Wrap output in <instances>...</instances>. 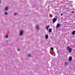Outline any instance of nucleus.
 <instances>
[{
    "label": "nucleus",
    "instance_id": "nucleus-14",
    "mask_svg": "<svg viewBox=\"0 0 75 75\" xmlns=\"http://www.w3.org/2000/svg\"><path fill=\"white\" fill-rule=\"evenodd\" d=\"M49 27H50V25H47V30H48V28Z\"/></svg>",
    "mask_w": 75,
    "mask_h": 75
},
{
    "label": "nucleus",
    "instance_id": "nucleus-13",
    "mask_svg": "<svg viewBox=\"0 0 75 75\" xmlns=\"http://www.w3.org/2000/svg\"><path fill=\"white\" fill-rule=\"evenodd\" d=\"M31 55H30V54H29L28 55V57H31Z\"/></svg>",
    "mask_w": 75,
    "mask_h": 75
},
{
    "label": "nucleus",
    "instance_id": "nucleus-6",
    "mask_svg": "<svg viewBox=\"0 0 75 75\" xmlns=\"http://www.w3.org/2000/svg\"><path fill=\"white\" fill-rule=\"evenodd\" d=\"M8 6H7L5 8V9L6 11H7V10H8Z\"/></svg>",
    "mask_w": 75,
    "mask_h": 75
},
{
    "label": "nucleus",
    "instance_id": "nucleus-8",
    "mask_svg": "<svg viewBox=\"0 0 75 75\" xmlns=\"http://www.w3.org/2000/svg\"><path fill=\"white\" fill-rule=\"evenodd\" d=\"M72 34L73 35H74L75 34V31L74 30L73 32H72Z\"/></svg>",
    "mask_w": 75,
    "mask_h": 75
},
{
    "label": "nucleus",
    "instance_id": "nucleus-5",
    "mask_svg": "<svg viewBox=\"0 0 75 75\" xmlns=\"http://www.w3.org/2000/svg\"><path fill=\"white\" fill-rule=\"evenodd\" d=\"M72 57H70L69 58V61H72Z\"/></svg>",
    "mask_w": 75,
    "mask_h": 75
},
{
    "label": "nucleus",
    "instance_id": "nucleus-24",
    "mask_svg": "<svg viewBox=\"0 0 75 75\" xmlns=\"http://www.w3.org/2000/svg\"><path fill=\"white\" fill-rule=\"evenodd\" d=\"M1 3V1L0 0V3Z\"/></svg>",
    "mask_w": 75,
    "mask_h": 75
},
{
    "label": "nucleus",
    "instance_id": "nucleus-15",
    "mask_svg": "<svg viewBox=\"0 0 75 75\" xmlns=\"http://www.w3.org/2000/svg\"><path fill=\"white\" fill-rule=\"evenodd\" d=\"M8 35H6V38H8Z\"/></svg>",
    "mask_w": 75,
    "mask_h": 75
},
{
    "label": "nucleus",
    "instance_id": "nucleus-21",
    "mask_svg": "<svg viewBox=\"0 0 75 75\" xmlns=\"http://www.w3.org/2000/svg\"><path fill=\"white\" fill-rule=\"evenodd\" d=\"M46 29H47V26H46Z\"/></svg>",
    "mask_w": 75,
    "mask_h": 75
},
{
    "label": "nucleus",
    "instance_id": "nucleus-7",
    "mask_svg": "<svg viewBox=\"0 0 75 75\" xmlns=\"http://www.w3.org/2000/svg\"><path fill=\"white\" fill-rule=\"evenodd\" d=\"M49 31L50 32V33H51V32H52V29H49Z\"/></svg>",
    "mask_w": 75,
    "mask_h": 75
},
{
    "label": "nucleus",
    "instance_id": "nucleus-19",
    "mask_svg": "<svg viewBox=\"0 0 75 75\" xmlns=\"http://www.w3.org/2000/svg\"><path fill=\"white\" fill-rule=\"evenodd\" d=\"M72 13H74V11H73L72 12Z\"/></svg>",
    "mask_w": 75,
    "mask_h": 75
},
{
    "label": "nucleus",
    "instance_id": "nucleus-9",
    "mask_svg": "<svg viewBox=\"0 0 75 75\" xmlns=\"http://www.w3.org/2000/svg\"><path fill=\"white\" fill-rule=\"evenodd\" d=\"M51 50L52 51L53 50H54V48H53L52 47H51Z\"/></svg>",
    "mask_w": 75,
    "mask_h": 75
},
{
    "label": "nucleus",
    "instance_id": "nucleus-12",
    "mask_svg": "<svg viewBox=\"0 0 75 75\" xmlns=\"http://www.w3.org/2000/svg\"><path fill=\"white\" fill-rule=\"evenodd\" d=\"M45 37L46 38V39H47V35H46Z\"/></svg>",
    "mask_w": 75,
    "mask_h": 75
},
{
    "label": "nucleus",
    "instance_id": "nucleus-22",
    "mask_svg": "<svg viewBox=\"0 0 75 75\" xmlns=\"http://www.w3.org/2000/svg\"><path fill=\"white\" fill-rule=\"evenodd\" d=\"M55 17H56L57 18V16H56Z\"/></svg>",
    "mask_w": 75,
    "mask_h": 75
},
{
    "label": "nucleus",
    "instance_id": "nucleus-10",
    "mask_svg": "<svg viewBox=\"0 0 75 75\" xmlns=\"http://www.w3.org/2000/svg\"><path fill=\"white\" fill-rule=\"evenodd\" d=\"M36 28L37 29H39V27H38V25H37L36 26Z\"/></svg>",
    "mask_w": 75,
    "mask_h": 75
},
{
    "label": "nucleus",
    "instance_id": "nucleus-20",
    "mask_svg": "<svg viewBox=\"0 0 75 75\" xmlns=\"http://www.w3.org/2000/svg\"><path fill=\"white\" fill-rule=\"evenodd\" d=\"M48 38V35H47V38Z\"/></svg>",
    "mask_w": 75,
    "mask_h": 75
},
{
    "label": "nucleus",
    "instance_id": "nucleus-3",
    "mask_svg": "<svg viewBox=\"0 0 75 75\" xmlns=\"http://www.w3.org/2000/svg\"><path fill=\"white\" fill-rule=\"evenodd\" d=\"M23 30H21L20 31V35H22L23 34Z\"/></svg>",
    "mask_w": 75,
    "mask_h": 75
},
{
    "label": "nucleus",
    "instance_id": "nucleus-11",
    "mask_svg": "<svg viewBox=\"0 0 75 75\" xmlns=\"http://www.w3.org/2000/svg\"><path fill=\"white\" fill-rule=\"evenodd\" d=\"M65 64H66V65L67 66V65H68V64L67 63V62H66L65 63Z\"/></svg>",
    "mask_w": 75,
    "mask_h": 75
},
{
    "label": "nucleus",
    "instance_id": "nucleus-23",
    "mask_svg": "<svg viewBox=\"0 0 75 75\" xmlns=\"http://www.w3.org/2000/svg\"><path fill=\"white\" fill-rule=\"evenodd\" d=\"M18 51H19L20 50L18 49Z\"/></svg>",
    "mask_w": 75,
    "mask_h": 75
},
{
    "label": "nucleus",
    "instance_id": "nucleus-4",
    "mask_svg": "<svg viewBox=\"0 0 75 75\" xmlns=\"http://www.w3.org/2000/svg\"><path fill=\"white\" fill-rule=\"evenodd\" d=\"M59 27H60V24L59 23H58L56 26V28H58Z\"/></svg>",
    "mask_w": 75,
    "mask_h": 75
},
{
    "label": "nucleus",
    "instance_id": "nucleus-1",
    "mask_svg": "<svg viewBox=\"0 0 75 75\" xmlns=\"http://www.w3.org/2000/svg\"><path fill=\"white\" fill-rule=\"evenodd\" d=\"M67 48L68 50L69 51V52H72V49L71 48H70V46H68L67 47Z\"/></svg>",
    "mask_w": 75,
    "mask_h": 75
},
{
    "label": "nucleus",
    "instance_id": "nucleus-17",
    "mask_svg": "<svg viewBox=\"0 0 75 75\" xmlns=\"http://www.w3.org/2000/svg\"><path fill=\"white\" fill-rule=\"evenodd\" d=\"M17 14V13H14V16H16V15Z\"/></svg>",
    "mask_w": 75,
    "mask_h": 75
},
{
    "label": "nucleus",
    "instance_id": "nucleus-16",
    "mask_svg": "<svg viewBox=\"0 0 75 75\" xmlns=\"http://www.w3.org/2000/svg\"><path fill=\"white\" fill-rule=\"evenodd\" d=\"M5 14L6 15H7V12H5Z\"/></svg>",
    "mask_w": 75,
    "mask_h": 75
},
{
    "label": "nucleus",
    "instance_id": "nucleus-18",
    "mask_svg": "<svg viewBox=\"0 0 75 75\" xmlns=\"http://www.w3.org/2000/svg\"><path fill=\"white\" fill-rule=\"evenodd\" d=\"M62 15H63V14H61V16H62Z\"/></svg>",
    "mask_w": 75,
    "mask_h": 75
},
{
    "label": "nucleus",
    "instance_id": "nucleus-2",
    "mask_svg": "<svg viewBox=\"0 0 75 75\" xmlns=\"http://www.w3.org/2000/svg\"><path fill=\"white\" fill-rule=\"evenodd\" d=\"M57 20V18H54L53 19V23H55V21H56Z\"/></svg>",
    "mask_w": 75,
    "mask_h": 75
}]
</instances>
